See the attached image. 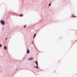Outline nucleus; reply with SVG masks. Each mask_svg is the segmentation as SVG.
Wrapping results in <instances>:
<instances>
[{
	"label": "nucleus",
	"instance_id": "nucleus-13",
	"mask_svg": "<svg viewBox=\"0 0 77 77\" xmlns=\"http://www.w3.org/2000/svg\"><path fill=\"white\" fill-rule=\"evenodd\" d=\"M5 39H7V38H5Z\"/></svg>",
	"mask_w": 77,
	"mask_h": 77
},
{
	"label": "nucleus",
	"instance_id": "nucleus-9",
	"mask_svg": "<svg viewBox=\"0 0 77 77\" xmlns=\"http://www.w3.org/2000/svg\"><path fill=\"white\" fill-rule=\"evenodd\" d=\"M36 34H35V35H34L33 38H35V36H36Z\"/></svg>",
	"mask_w": 77,
	"mask_h": 77
},
{
	"label": "nucleus",
	"instance_id": "nucleus-10",
	"mask_svg": "<svg viewBox=\"0 0 77 77\" xmlns=\"http://www.w3.org/2000/svg\"><path fill=\"white\" fill-rule=\"evenodd\" d=\"M51 2L50 3V4L49 5V6H51Z\"/></svg>",
	"mask_w": 77,
	"mask_h": 77
},
{
	"label": "nucleus",
	"instance_id": "nucleus-11",
	"mask_svg": "<svg viewBox=\"0 0 77 77\" xmlns=\"http://www.w3.org/2000/svg\"><path fill=\"white\" fill-rule=\"evenodd\" d=\"M26 25H25L24 26H23V27H24V28H26Z\"/></svg>",
	"mask_w": 77,
	"mask_h": 77
},
{
	"label": "nucleus",
	"instance_id": "nucleus-4",
	"mask_svg": "<svg viewBox=\"0 0 77 77\" xmlns=\"http://www.w3.org/2000/svg\"><path fill=\"white\" fill-rule=\"evenodd\" d=\"M71 17H75V16L73 15V14H72L71 16Z\"/></svg>",
	"mask_w": 77,
	"mask_h": 77
},
{
	"label": "nucleus",
	"instance_id": "nucleus-6",
	"mask_svg": "<svg viewBox=\"0 0 77 77\" xmlns=\"http://www.w3.org/2000/svg\"><path fill=\"white\" fill-rule=\"evenodd\" d=\"M5 50H6V46H5L4 47Z\"/></svg>",
	"mask_w": 77,
	"mask_h": 77
},
{
	"label": "nucleus",
	"instance_id": "nucleus-5",
	"mask_svg": "<svg viewBox=\"0 0 77 77\" xmlns=\"http://www.w3.org/2000/svg\"><path fill=\"white\" fill-rule=\"evenodd\" d=\"M35 68H37V69H39V67L37 66H35Z\"/></svg>",
	"mask_w": 77,
	"mask_h": 77
},
{
	"label": "nucleus",
	"instance_id": "nucleus-2",
	"mask_svg": "<svg viewBox=\"0 0 77 77\" xmlns=\"http://www.w3.org/2000/svg\"><path fill=\"white\" fill-rule=\"evenodd\" d=\"M33 59H34V58L33 57H31L29 59V60H33Z\"/></svg>",
	"mask_w": 77,
	"mask_h": 77
},
{
	"label": "nucleus",
	"instance_id": "nucleus-1",
	"mask_svg": "<svg viewBox=\"0 0 77 77\" xmlns=\"http://www.w3.org/2000/svg\"><path fill=\"white\" fill-rule=\"evenodd\" d=\"M1 23L2 24V25H5V21H4V20H1L0 21Z\"/></svg>",
	"mask_w": 77,
	"mask_h": 77
},
{
	"label": "nucleus",
	"instance_id": "nucleus-12",
	"mask_svg": "<svg viewBox=\"0 0 77 77\" xmlns=\"http://www.w3.org/2000/svg\"><path fill=\"white\" fill-rule=\"evenodd\" d=\"M2 45H0V47H2Z\"/></svg>",
	"mask_w": 77,
	"mask_h": 77
},
{
	"label": "nucleus",
	"instance_id": "nucleus-3",
	"mask_svg": "<svg viewBox=\"0 0 77 77\" xmlns=\"http://www.w3.org/2000/svg\"><path fill=\"white\" fill-rule=\"evenodd\" d=\"M30 53L29 50V49H27V53Z\"/></svg>",
	"mask_w": 77,
	"mask_h": 77
},
{
	"label": "nucleus",
	"instance_id": "nucleus-8",
	"mask_svg": "<svg viewBox=\"0 0 77 77\" xmlns=\"http://www.w3.org/2000/svg\"><path fill=\"white\" fill-rule=\"evenodd\" d=\"M23 14H21L20 15V17H23Z\"/></svg>",
	"mask_w": 77,
	"mask_h": 77
},
{
	"label": "nucleus",
	"instance_id": "nucleus-7",
	"mask_svg": "<svg viewBox=\"0 0 77 77\" xmlns=\"http://www.w3.org/2000/svg\"><path fill=\"white\" fill-rule=\"evenodd\" d=\"M35 63H36V64L37 66H38V62H37L36 61V62H35Z\"/></svg>",
	"mask_w": 77,
	"mask_h": 77
}]
</instances>
